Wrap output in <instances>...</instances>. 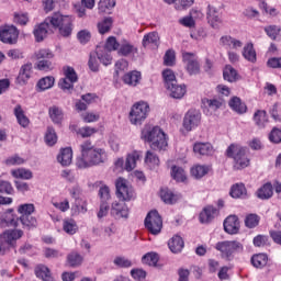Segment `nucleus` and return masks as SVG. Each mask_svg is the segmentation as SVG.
Instances as JSON below:
<instances>
[{"label":"nucleus","mask_w":281,"mask_h":281,"mask_svg":"<svg viewBox=\"0 0 281 281\" xmlns=\"http://www.w3.org/2000/svg\"><path fill=\"white\" fill-rule=\"evenodd\" d=\"M49 25L59 30L60 36L69 38L74 32V18L70 15H63L60 12H55L46 18L43 23L36 25L33 34L37 43L45 41L49 34Z\"/></svg>","instance_id":"f257e3e1"},{"label":"nucleus","mask_w":281,"mask_h":281,"mask_svg":"<svg viewBox=\"0 0 281 281\" xmlns=\"http://www.w3.org/2000/svg\"><path fill=\"white\" fill-rule=\"evenodd\" d=\"M80 157L77 158L76 166L78 168H93V166H100L105 164L109 159V155L104 148L95 147L93 142L85 140L79 146Z\"/></svg>","instance_id":"f03ea898"},{"label":"nucleus","mask_w":281,"mask_h":281,"mask_svg":"<svg viewBox=\"0 0 281 281\" xmlns=\"http://www.w3.org/2000/svg\"><path fill=\"white\" fill-rule=\"evenodd\" d=\"M142 139L150 144L153 150H165L168 148V138L166 133L159 126H146L142 131Z\"/></svg>","instance_id":"7ed1b4c3"},{"label":"nucleus","mask_w":281,"mask_h":281,"mask_svg":"<svg viewBox=\"0 0 281 281\" xmlns=\"http://www.w3.org/2000/svg\"><path fill=\"white\" fill-rule=\"evenodd\" d=\"M227 157L234 159V168L243 170L249 166V158H247V149L240 145H231L226 150Z\"/></svg>","instance_id":"20e7f679"},{"label":"nucleus","mask_w":281,"mask_h":281,"mask_svg":"<svg viewBox=\"0 0 281 281\" xmlns=\"http://www.w3.org/2000/svg\"><path fill=\"white\" fill-rule=\"evenodd\" d=\"M150 113V105L144 101L135 103L130 111V122L134 126H142Z\"/></svg>","instance_id":"39448f33"},{"label":"nucleus","mask_w":281,"mask_h":281,"mask_svg":"<svg viewBox=\"0 0 281 281\" xmlns=\"http://www.w3.org/2000/svg\"><path fill=\"white\" fill-rule=\"evenodd\" d=\"M215 249L222 254V258L225 260H232L234 254H241L244 247L240 241L224 240L216 244Z\"/></svg>","instance_id":"423d86ee"},{"label":"nucleus","mask_w":281,"mask_h":281,"mask_svg":"<svg viewBox=\"0 0 281 281\" xmlns=\"http://www.w3.org/2000/svg\"><path fill=\"white\" fill-rule=\"evenodd\" d=\"M19 221L23 227H26L27 229H31V227H36L37 225L36 217L32 215H21L19 218L12 215V211H9V214L4 218V223L8 225V227H19Z\"/></svg>","instance_id":"0eeeda50"},{"label":"nucleus","mask_w":281,"mask_h":281,"mask_svg":"<svg viewBox=\"0 0 281 281\" xmlns=\"http://www.w3.org/2000/svg\"><path fill=\"white\" fill-rule=\"evenodd\" d=\"M182 63L189 76H199V74H201V63L196 54L188 52L182 53Z\"/></svg>","instance_id":"6e6552de"},{"label":"nucleus","mask_w":281,"mask_h":281,"mask_svg":"<svg viewBox=\"0 0 281 281\" xmlns=\"http://www.w3.org/2000/svg\"><path fill=\"white\" fill-rule=\"evenodd\" d=\"M145 227L154 236L161 234V228L164 227V221L161 215L157 211H150L145 218Z\"/></svg>","instance_id":"1a4fd4ad"},{"label":"nucleus","mask_w":281,"mask_h":281,"mask_svg":"<svg viewBox=\"0 0 281 281\" xmlns=\"http://www.w3.org/2000/svg\"><path fill=\"white\" fill-rule=\"evenodd\" d=\"M115 186L117 199L121 201H133V199H135V190H133V187L128 186L124 178H119Z\"/></svg>","instance_id":"9d476101"},{"label":"nucleus","mask_w":281,"mask_h":281,"mask_svg":"<svg viewBox=\"0 0 281 281\" xmlns=\"http://www.w3.org/2000/svg\"><path fill=\"white\" fill-rule=\"evenodd\" d=\"M0 41L8 45H14L19 41V29L14 25H4L0 29Z\"/></svg>","instance_id":"9b49d317"},{"label":"nucleus","mask_w":281,"mask_h":281,"mask_svg":"<svg viewBox=\"0 0 281 281\" xmlns=\"http://www.w3.org/2000/svg\"><path fill=\"white\" fill-rule=\"evenodd\" d=\"M201 124V112L198 110H189L183 117V128L188 132L196 128Z\"/></svg>","instance_id":"f8f14e48"},{"label":"nucleus","mask_w":281,"mask_h":281,"mask_svg":"<svg viewBox=\"0 0 281 281\" xmlns=\"http://www.w3.org/2000/svg\"><path fill=\"white\" fill-rule=\"evenodd\" d=\"M206 19L207 23L213 27V30H220L223 24V20L221 19V13L216 7L209 4L206 9Z\"/></svg>","instance_id":"ddd939ff"},{"label":"nucleus","mask_w":281,"mask_h":281,"mask_svg":"<svg viewBox=\"0 0 281 281\" xmlns=\"http://www.w3.org/2000/svg\"><path fill=\"white\" fill-rule=\"evenodd\" d=\"M111 215L114 218H128V206L124 202H114L112 203Z\"/></svg>","instance_id":"4468645a"},{"label":"nucleus","mask_w":281,"mask_h":281,"mask_svg":"<svg viewBox=\"0 0 281 281\" xmlns=\"http://www.w3.org/2000/svg\"><path fill=\"white\" fill-rule=\"evenodd\" d=\"M216 216H218V210H216L214 206H206L200 213V223L207 225L212 223Z\"/></svg>","instance_id":"2eb2a0df"},{"label":"nucleus","mask_w":281,"mask_h":281,"mask_svg":"<svg viewBox=\"0 0 281 281\" xmlns=\"http://www.w3.org/2000/svg\"><path fill=\"white\" fill-rule=\"evenodd\" d=\"M32 78V64H25L21 67L19 76L16 77V83L23 87L27 85V80Z\"/></svg>","instance_id":"dca6fc26"},{"label":"nucleus","mask_w":281,"mask_h":281,"mask_svg":"<svg viewBox=\"0 0 281 281\" xmlns=\"http://www.w3.org/2000/svg\"><path fill=\"white\" fill-rule=\"evenodd\" d=\"M142 159V151L134 150L130 154H127L126 160H125V170L127 172H131L137 168V161Z\"/></svg>","instance_id":"f3484780"},{"label":"nucleus","mask_w":281,"mask_h":281,"mask_svg":"<svg viewBox=\"0 0 281 281\" xmlns=\"http://www.w3.org/2000/svg\"><path fill=\"white\" fill-rule=\"evenodd\" d=\"M239 227L240 223L238 222V217L236 215H229L224 221V229L227 234H238Z\"/></svg>","instance_id":"a211bd4d"},{"label":"nucleus","mask_w":281,"mask_h":281,"mask_svg":"<svg viewBox=\"0 0 281 281\" xmlns=\"http://www.w3.org/2000/svg\"><path fill=\"white\" fill-rule=\"evenodd\" d=\"M74 159V151L70 147L60 149L59 155L57 156V161L60 166H71Z\"/></svg>","instance_id":"6ab92c4d"},{"label":"nucleus","mask_w":281,"mask_h":281,"mask_svg":"<svg viewBox=\"0 0 281 281\" xmlns=\"http://www.w3.org/2000/svg\"><path fill=\"white\" fill-rule=\"evenodd\" d=\"M142 80V72L137 70L130 71L123 76V82L128 87H137Z\"/></svg>","instance_id":"aec40b11"},{"label":"nucleus","mask_w":281,"mask_h":281,"mask_svg":"<svg viewBox=\"0 0 281 281\" xmlns=\"http://www.w3.org/2000/svg\"><path fill=\"white\" fill-rule=\"evenodd\" d=\"M23 237V231L21 229H9L2 234V238L8 245H14L19 238Z\"/></svg>","instance_id":"412c9836"},{"label":"nucleus","mask_w":281,"mask_h":281,"mask_svg":"<svg viewBox=\"0 0 281 281\" xmlns=\"http://www.w3.org/2000/svg\"><path fill=\"white\" fill-rule=\"evenodd\" d=\"M229 196H232V199H246L247 188L244 183H235L231 187Z\"/></svg>","instance_id":"4be33fe9"},{"label":"nucleus","mask_w":281,"mask_h":281,"mask_svg":"<svg viewBox=\"0 0 281 281\" xmlns=\"http://www.w3.org/2000/svg\"><path fill=\"white\" fill-rule=\"evenodd\" d=\"M220 45H222V47H231L232 49H240V47H243V42L231 35H224L220 38Z\"/></svg>","instance_id":"5701e85b"},{"label":"nucleus","mask_w":281,"mask_h":281,"mask_svg":"<svg viewBox=\"0 0 281 281\" xmlns=\"http://www.w3.org/2000/svg\"><path fill=\"white\" fill-rule=\"evenodd\" d=\"M13 112L18 120V124H20L22 128H27L30 126V119L25 115L21 104L15 105Z\"/></svg>","instance_id":"b1692460"},{"label":"nucleus","mask_w":281,"mask_h":281,"mask_svg":"<svg viewBox=\"0 0 281 281\" xmlns=\"http://www.w3.org/2000/svg\"><path fill=\"white\" fill-rule=\"evenodd\" d=\"M201 16H203V13L193 9L190 11V15L180 19L179 23L184 27H194V19H201Z\"/></svg>","instance_id":"393cba45"},{"label":"nucleus","mask_w":281,"mask_h":281,"mask_svg":"<svg viewBox=\"0 0 281 281\" xmlns=\"http://www.w3.org/2000/svg\"><path fill=\"white\" fill-rule=\"evenodd\" d=\"M256 196L261 199V201H267L273 196V186L271 182H267L261 188H259L256 192Z\"/></svg>","instance_id":"a878e982"},{"label":"nucleus","mask_w":281,"mask_h":281,"mask_svg":"<svg viewBox=\"0 0 281 281\" xmlns=\"http://www.w3.org/2000/svg\"><path fill=\"white\" fill-rule=\"evenodd\" d=\"M117 54L119 56H132L137 54V47L131 44V42L123 41L119 46Z\"/></svg>","instance_id":"bb28decb"},{"label":"nucleus","mask_w":281,"mask_h":281,"mask_svg":"<svg viewBox=\"0 0 281 281\" xmlns=\"http://www.w3.org/2000/svg\"><path fill=\"white\" fill-rule=\"evenodd\" d=\"M168 247L172 254H181L184 247L183 238L179 235L173 236L169 239Z\"/></svg>","instance_id":"cd10ccee"},{"label":"nucleus","mask_w":281,"mask_h":281,"mask_svg":"<svg viewBox=\"0 0 281 281\" xmlns=\"http://www.w3.org/2000/svg\"><path fill=\"white\" fill-rule=\"evenodd\" d=\"M143 47H159V33L150 32L143 37Z\"/></svg>","instance_id":"c85d7f7f"},{"label":"nucleus","mask_w":281,"mask_h":281,"mask_svg":"<svg viewBox=\"0 0 281 281\" xmlns=\"http://www.w3.org/2000/svg\"><path fill=\"white\" fill-rule=\"evenodd\" d=\"M193 153H195V155H212L214 153V147L210 143H195Z\"/></svg>","instance_id":"c756f323"},{"label":"nucleus","mask_w":281,"mask_h":281,"mask_svg":"<svg viewBox=\"0 0 281 281\" xmlns=\"http://www.w3.org/2000/svg\"><path fill=\"white\" fill-rule=\"evenodd\" d=\"M97 54H98V59L105 67L111 65V63L113 61V57L111 56V50H106V48H102V46L97 47Z\"/></svg>","instance_id":"7c9ffc66"},{"label":"nucleus","mask_w":281,"mask_h":281,"mask_svg":"<svg viewBox=\"0 0 281 281\" xmlns=\"http://www.w3.org/2000/svg\"><path fill=\"white\" fill-rule=\"evenodd\" d=\"M170 91V97L176 100H181L186 95V85H178L177 82L167 88Z\"/></svg>","instance_id":"2f4dec72"},{"label":"nucleus","mask_w":281,"mask_h":281,"mask_svg":"<svg viewBox=\"0 0 281 281\" xmlns=\"http://www.w3.org/2000/svg\"><path fill=\"white\" fill-rule=\"evenodd\" d=\"M35 276L36 278H41L43 281H54V277L49 272V268L47 266L38 265L35 268Z\"/></svg>","instance_id":"473e14b6"},{"label":"nucleus","mask_w":281,"mask_h":281,"mask_svg":"<svg viewBox=\"0 0 281 281\" xmlns=\"http://www.w3.org/2000/svg\"><path fill=\"white\" fill-rule=\"evenodd\" d=\"M48 115L52 122H54V124H60V122H63V117H65V114L63 113V109L56 105H53L48 109Z\"/></svg>","instance_id":"72a5a7b5"},{"label":"nucleus","mask_w":281,"mask_h":281,"mask_svg":"<svg viewBox=\"0 0 281 281\" xmlns=\"http://www.w3.org/2000/svg\"><path fill=\"white\" fill-rule=\"evenodd\" d=\"M268 262H269V257L267 256V254H258L251 257V265L256 269H262L263 267H267Z\"/></svg>","instance_id":"f704fd0d"},{"label":"nucleus","mask_w":281,"mask_h":281,"mask_svg":"<svg viewBox=\"0 0 281 281\" xmlns=\"http://www.w3.org/2000/svg\"><path fill=\"white\" fill-rule=\"evenodd\" d=\"M171 177L178 183H184V181L188 179V175L186 173V170H183V168L179 166L171 167Z\"/></svg>","instance_id":"c9c22d12"},{"label":"nucleus","mask_w":281,"mask_h":281,"mask_svg":"<svg viewBox=\"0 0 281 281\" xmlns=\"http://www.w3.org/2000/svg\"><path fill=\"white\" fill-rule=\"evenodd\" d=\"M228 104L231 109L235 111V113H247V105H245V103H243V101H240V98L238 97L232 98Z\"/></svg>","instance_id":"e433bc0d"},{"label":"nucleus","mask_w":281,"mask_h":281,"mask_svg":"<svg viewBox=\"0 0 281 281\" xmlns=\"http://www.w3.org/2000/svg\"><path fill=\"white\" fill-rule=\"evenodd\" d=\"M254 122L259 128H265V125L269 122V119H267V111L258 110L255 112Z\"/></svg>","instance_id":"4c0bfd02"},{"label":"nucleus","mask_w":281,"mask_h":281,"mask_svg":"<svg viewBox=\"0 0 281 281\" xmlns=\"http://www.w3.org/2000/svg\"><path fill=\"white\" fill-rule=\"evenodd\" d=\"M160 198L164 203H167L168 205H172L176 201H179V195H176L175 193H172V191L168 189H162L160 191Z\"/></svg>","instance_id":"58836bf2"},{"label":"nucleus","mask_w":281,"mask_h":281,"mask_svg":"<svg viewBox=\"0 0 281 281\" xmlns=\"http://www.w3.org/2000/svg\"><path fill=\"white\" fill-rule=\"evenodd\" d=\"M162 78L165 80L166 89H170V86L177 82V76L175 75V71H172V69H165L162 71Z\"/></svg>","instance_id":"ea45409f"},{"label":"nucleus","mask_w":281,"mask_h":281,"mask_svg":"<svg viewBox=\"0 0 281 281\" xmlns=\"http://www.w3.org/2000/svg\"><path fill=\"white\" fill-rule=\"evenodd\" d=\"M223 76L224 80H227V82H236V80H238V71L229 65L224 68Z\"/></svg>","instance_id":"a19ab883"},{"label":"nucleus","mask_w":281,"mask_h":281,"mask_svg":"<svg viewBox=\"0 0 281 281\" xmlns=\"http://www.w3.org/2000/svg\"><path fill=\"white\" fill-rule=\"evenodd\" d=\"M63 229L66 234H69V236H74V234L78 232V224H76L74 220H64Z\"/></svg>","instance_id":"79ce46f5"},{"label":"nucleus","mask_w":281,"mask_h":281,"mask_svg":"<svg viewBox=\"0 0 281 281\" xmlns=\"http://www.w3.org/2000/svg\"><path fill=\"white\" fill-rule=\"evenodd\" d=\"M11 175L12 177H14V179H24V180H30L33 177L32 172L29 169H23V168L11 170Z\"/></svg>","instance_id":"37998d69"},{"label":"nucleus","mask_w":281,"mask_h":281,"mask_svg":"<svg viewBox=\"0 0 281 281\" xmlns=\"http://www.w3.org/2000/svg\"><path fill=\"white\" fill-rule=\"evenodd\" d=\"M111 27H113V18H105L98 23V30L101 34H106L108 32H111Z\"/></svg>","instance_id":"c03bdc74"},{"label":"nucleus","mask_w":281,"mask_h":281,"mask_svg":"<svg viewBox=\"0 0 281 281\" xmlns=\"http://www.w3.org/2000/svg\"><path fill=\"white\" fill-rule=\"evenodd\" d=\"M243 56L249 63H256V49H254V44H247L244 47Z\"/></svg>","instance_id":"a18cd8bd"},{"label":"nucleus","mask_w":281,"mask_h":281,"mask_svg":"<svg viewBox=\"0 0 281 281\" xmlns=\"http://www.w3.org/2000/svg\"><path fill=\"white\" fill-rule=\"evenodd\" d=\"M54 77H44L38 80L37 88L40 91H47V89H52V87H54Z\"/></svg>","instance_id":"49530a36"},{"label":"nucleus","mask_w":281,"mask_h":281,"mask_svg":"<svg viewBox=\"0 0 281 281\" xmlns=\"http://www.w3.org/2000/svg\"><path fill=\"white\" fill-rule=\"evenodd\" d=\"M58 142V136L56 135V130L54 127L48 126L45 134V143L47 146H54Z\"/></svg>","instance_id":"de8ad7c7"},{"label":"nucleus","mask_w":281,"mask_h":281,"mask_svg":"<svg viewBox=\"0 0 281 281\" xmlns=\"http://www.w3.org/2000/svg\"><path fill=\"white\" fill-rule=\"evenodd\" d=\"M209 169L205 166L198 165L193 168H191V175L194 177V179H203L205 175H207Z\"/></svg>","instance_id":"09e8293b"},{"label":"nucleus","mask_w":281,"mask_h":281,"mask_svg":"<svg viewBox=\"0 0 281 281\" xmlns=\"http://www.w3.org/2000/svg\"><path fill=\"white\" fill-rule=\"evenodd\" d=\"M67 262L70 267H80L82 265V256L78 252H70L67 256Z\"/></svg>","instance_id":"8fccbe9b"},{"label":"nucleus","mask_w":281,"mask_h":281,"mask_svg":"<svg viewBox=\"0 0 281 281\" xmlns=\"http://www.w3.org/2000/svg\"><path fill=\"white\" fill-rule=\"evenodd\" d=\"M35 210H36V207L32 203L21 204L18 207V212H19V214H22V216H32V214H34Z\"/></svg>","instance_id":"3c124183"},{"label":"nucleus","mask_w":281,"mask_h":281,"mask_svg":"<svg viewBox=\"0 0 281 281\" xmlns=\"http://www.w3.org/2000/svg\"><path fill=\"white\" fill-rule=\"evenodd\" d=\"M98 50L90 53V58L88 61V67L91 71H99L100 64L98 63Z\"/></svg>","instance_id":"603ef678"},{"label":"nucleus","mask_w":281,"mask_h":281,"mask_svg":"<svg viewBox=\"0 0 281 281\" xmlns=\"http://www.w3.org/2000/svg\"><path fill=\"white\" fill-rule=\"evenodd\" d=\"M103 49H106L108 52H116V49H120V44L117 43V40L115 36H110L104 46H101Z\"/></svg>","instance_id":"864d4df0"},{"label":"nucleus","mask_w":281,"mask_h":281,"mask_svg":"<svg viewBox=\"0 0 281 281\" xmlns=\"http://www.w3.org/2000/svg\"><path fill=\"white\" fill-rule=\"evenodd\" d=\"M145 164L151 168H155V166H159V157L156 156L155 153L148 150L145 156Z\"/></svg>","instance_id":"5fc2aeb1"},{"label":"nucleus","mask_w":281,"mask_h":281,"mask_svg":"<svg viewBox=\"0 0 281 281\" xmlns=\"http://www.w3.org/2000/svg\"><path fill=\"white\" fill-rule=\"evenodd\" d=\"M258 223H260V217L256 214H249L245 218V225L246 227H249V229L257 227Z\"/></svg>","instance_id":"6e6d98bb"},{"label":"nucleus","mask_w":281,"mask_h":281,"mask_svg":"<svg viewBox=\"0 0 281 281\" xmlns=\"http://www.w3.org/2000/svg\"><path fill=\"white\" fill-rule=\"evenodd\" d=\"M99 196L101 199V203H109V201H111V189L106 186L100 187Z\"/></svg>","instance_id":"4d7b16f0"},{"label":"nucleus","mask_w":281,"mask_h":281,"mask_svg":"<svg viewBox=\"0 0 281 281\" xmlns=\"http://www.w3.org/2000/svg\"><path fill=\"white\" fill-rule=\"evenodd\" d=\"M143 262L145 265L155 266L159 262V256L155 252H148L143 257Z\"/></svg>","instance_id":"13d9d810"},{"label":"nucleus","mask_w":281,"mask_h":281,"mask_svg":"<svg viewBox=\"0 0 281 281\" xmlns=\"http://www.w3.org/2000/svg\"><path fill=\"white\" fill-rule=\"evenodd\" d=\"M164 63L167 67H175V63H176L175 50L169 49L166 52L164 56Z\"/></svg>","instance_id":"bf43d9fd"},{"label":"nucleus","mask_w":281,"mask_h":281,"mask_svg":"<svg viewBox=\"0 0 281 281\" xmlns=\"http://www.w3.org/2000/svg\"><path fill=\"white\" fill-rule=\"evenodd\" d=\"M14 188H12V183L0 180V194H13Z\"/></svg>","instance_id":"052dcab7"},{"label":"nucleus","mask_w":281,"mask_h":281,"mask_svg":"<svg viewBox=\"0 0 281 281\" xmlns=\"http://www.w3.org/2000/svg\"><path fill=\"white\" fill-rule=\"evenodd\" d=\"M77 38L82 45H87V43L91 41V32L88 30H81L78 32Z\"/></svg>","instance_id":"680f3d73"},{"label":"nucleus","mask_w":281,"mask_h":281,"mask_svg":"<svg viewBox=\"0 0 281 281\" xmlns=\"http://www.w3.org/2000/svg\"><path fill=\"white\" fill-rule=\"evenodd\" d=\"M77 133L78 135L85 138V137H91V135H94V133H98V130L95 127L85 126V127H80Z\"/></svg>","instance_id":"e2e57ef3"},{"label":"nucleus","mask_w":281,"mask_h":281,"mask_svg":"<svg viewBox=\"0 0 281 281\" xmlns=\"http://www.w3.org/2000/svg\"><path fill=\"white\" fill-rule=\"evenodd\" d=\"M111 8H115V0H100L99 1V11L106 12V10H111Z\"/></svg>","instance_id":"0e129e2a"},{"label":"nucleus","mask_w":281,"mask_h":281,"mask_svg":"<svg viewBox=\"0 0 281 281\" xmlns=\"http://www.w3.org/2000/svg\"><path fill=\"white\" fill-rule=\"evenodd\" d=\"M72 212L75 214H86L87 212V203L77 200L75 205L72 206Z\"/></svg>","instance_id":"69168bd1"},{"label":"nucleus","mask_w":281,"mask_h":281,"mask_svg":"<svg viewBox=\"0 0 281 281\" xmlns=\"http://www.w3.org/2000/svg\"><path fill=\"white\" fill-rule=\"evenodd\" d=\"M265 32L268 34L272 41H276L278 38V34H280V26L270 25L265 29Z\"/></svg>","instance_id":"338daca9"},{"label":"nucleus","mask_w":281,"mask_h":281,"mask_svg":"<svg viewBox=\"0 0 281 281\" xmlns=\"http://www.w3.org/2000/svg\"><path fill=\"white\" fill-rule=\"evenodd\" d=\"M270 142L273 144H280L281 142V130L280 128H273L269 135Z\"/></svg>","instance_id":"774afa93"}]
</instances>
